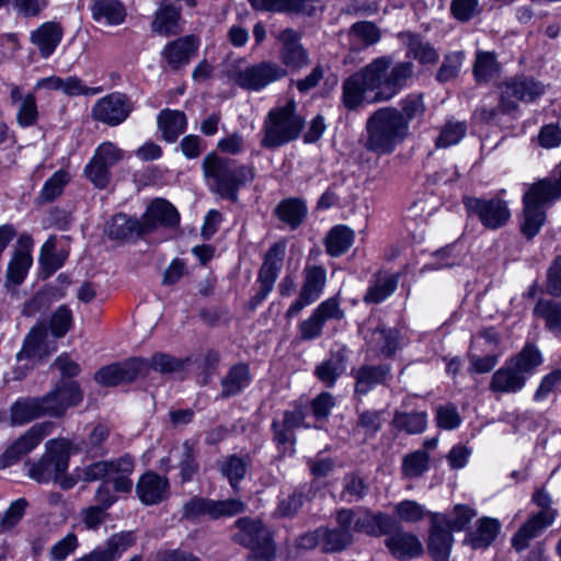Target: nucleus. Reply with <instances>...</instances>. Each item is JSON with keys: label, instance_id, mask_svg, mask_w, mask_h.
<instances>
[{"label": "nucleus", "instance_id": "obj_7", "mask_svg": "<svg viewBox=\"0 0 561 561\" xmlns=\"http://www.w3.org/2000/svg\"><path fill=\"white\" fill-rule=\"evenodd\" d=\"M286 254V242L284 240L275 242L270 247L263 257V263L257 272L259 288L250 298L248 308L254 311L271 294L275 282L283 267Z\"/></svg>", "mask_w": 561, "mask_h": 561}, {"label": "nucleus", "instance_id": "obj_11", "mask_svg": "<svg viewBox=\"0 0 561 561\" xmlns=\"http://www.w3.org/2000/svg\"><path fill=\"white\" fill-rule=\"evenodd\" d=\"M304 282L298 298L289 306L285 317L291 319L307 306L317 301L327 284V271L320 265H306L302 271Z\"/></svg>", "mask_w": 561, "mask_h": 561}, {"label": "nucleus", "instance_id": "obj_61", "mask_svg": "<svg viewBox=\"0 0 561 561\" xmlns=\"http://www.w3.org/2000/svg\"><path fill=\"white\" fill-rule=\"evenodd\" d=\"M182 482H187L198 472L194 443L185 440L182 445V455L179 463Z\"/></svg>", "mask_w": 561, "mask_h": 561}, {"label": "nucleus", "instance_id": "obj_3", "mask_svg": "<svg viewBox=\"0 0 561 561\" xmlns=\"http://www.w3.org/2000/svg\"><path fill=\"white\" fill-rule=\"evenodd\" d=\"M410 131L399 117V108L386 106L376 110L366 122L364 147L378 156L390 154L403 142Z\"/></svg>", "mask_w": 561, "mask_h": 561}, {"label": "nucleus", "instance_id": "obj_1", "mask_svg": "<svg viewBox=\"0 0 561 561\" xmlns=\"http://www.w3.org/2000/svg\"><path fill=\"white\" fill-rule=\"evenodd\" d=\"M413 76L412 61H399L392 65L391 57H377L343 81V104L347 110L355 111L365 101L388 102L408 85Z\"/></svg>", "mask_w": 561, "mask_h": 561}, {"label": "nucleus", "instance_id": "obj_33", "mask_svg": "<svg viewBox=\"0 0 561 561\" xmlns=\"http://www.w3.org/2000/svg\"><path fill=\"white\" fill-rule=\"evenodd\" d=\"M252 466V457L249 454H231L221 458L218 469L234 491H239L241 481Z\"/></svg>", "mask_w": 561, "mask_h": 561}, {"label": "nucleus", "instance_id": "obj_39", "mask_svg": "<svg viewBox=\"0 0 561 561\" xmlns=\"http://www.w3.org/2000/svg\"><path fill=\"white\" fill-rule=\"evenodd\" d=\"M158 128L167 142H175L187 127V118L184 112L164 108L158 115Z\"/></svg>", "mask_w": 561, "mask_h": 561}, {"label": "nucleus", "instance_id": "obj_31", "mask_svg": "<svg viewBox=\"0 0 561 561\" xmlns=\"http://www.w3.org/2000/svg\"><path fill=\"white\" fill-rule=\"evenodd\" d=\"M347 365V348L345 346L331 352L329 357L317 365L314 376L328 388H332Z\"/></svg>", "mask_w": 561, "mask_h": 561}, {"label": "nucleus", "instance_id": "obj_4", "mask_svg": "<svg viewBox=\"0 0 561 561\" xmlns=\"http://www.w3.org/2000/svg\"><path fill=\"white\" fill-rule=\"evenodd\" d=\"M305 118L297 113V104L291 99L284 105L271 108L262 125L261 147L275 149L299 138Z\"/></svg>", "mask_w": 561, "mask_h": 561}, {"label": "nucleus", "instance_id": "obj_14", "mask_svg": "<svg viewBox=\"0 0 561 561\" xmlns=\"http://www.w3.org/2000/svg\"><path fill=\"white\" fill-rule=\"evenodd\" d=\"M54 427L53 422L36 423L30 427L22 436L14 440L2 454L0 458V468H5L23 456L31 453L47 435L50 434Z\"/></svg>", "mask_w": 561, "mask_h": 561}, {"label": "nucleus", "instance_id": "obj_16", "mask_svg": "<svg viewBox=\"0 0 561 561\" xmlns=\"http://www.w3.org/2000/svg\"><path fill=\"white\" fill-rule=\"evenodd\" d=\"M145 236L162 229H174L180 225V213L164 198H154L140 217Z\"/></svg>", "mask_w": 561, "mask_h": 561}, {"label": "nucleus", "instance_id": "obj_32", "mask_svg": "<svg viewBox=\"0 0 561 561\" xmlns=\"http://www.w3.org/2000/svg\"><path fill=\"white\" fill-rule=\"evenodd\" d=\"M110 481L116 492L129 493L133 489L131 473L135 470V459L126 454L116 459L106 460Z\"/></svg>", "mask_w": 561, "mask_h": 561}, {"label": "nucleus", "instance_id": "obj_48", "mask_svg": "<svg viewBox=\"0 0 561 561\" xmlns=\"http://www.w3.org/2000/svg\"><path fill=\"white\" fill-rule=\"evenodd\" d=\"M275 214L279 220L289 225L291 229H296L304 221L307 215V207L298 198H287L277 205Z\"/></svg>", "mask_w": 561, "mask_h": 561}, {"label": "nucleus", "instance_id": "obj_35", "mask_svg": "<svg viewBox=\"0 0 561 561\" xmlns=\"http://www.w3.org/2000/svg\"><path fill=\"white\" fill-rule=\"evenodd\" d=\"M64 30L59 23L45 22L31 33L30 41L35 45L43 58H48L60 44Z\"/></svg>", "mask_w": 561, "mask_h": 561}, {"label": "nucleus", "instance_id": "obj_30", "mask_svg": "<svg viewBox=\"0 0 561 561\" xmlns=\"http://www.w3.org/2000/svg\"><path fill=\"white\" fill-rule=\"evenodd\" d=\"M561 197V181L556 179H543L534 183L523 196V204L542 207Z\"/></svg>", "mask_w": 561, "mask_h": 561}, {"label": "nucleus", "instance_id": "obj_57", "mask_svg": "<svg viewBox=\"0 0 561 561\" xmlns=\"http://www.w3.org/2000/svg\"><path fill=\"white\" fill-rule=\"evenodd\" d=\"M500 71L496 57L490 51H479L473 65V75L478 82L490 81Z\"/></svg>", "mask_w": 561, "mask_h": 561}, {"label": "nucleus", "instance_id": "obj_46", "mask_svg": "<svg viewBox=\"0 0 561 561\" xmlns=\"http://www.w3.org/2000/svg\"><path fill=\"white\" fill-rule=\"evenodd\" d=\"M369 491V484L358 472L346 473L342 480L340 499L346 503L360 502Z\"/></svg>", "mask_w": 561, "mask_h": 561}, {"label": "nucleus", "instance_id": "obj_36", "mask_svg": "<svg viewBox=\"0 0 561 561\" xmlns=\"http://www.w3.org/2000/svg\"><path fill=\"white\" fill-rule=\"evenodd\" d=\"M110 436V428L105 424H96L85 438L72 443L71 451L82 453L89 458H101L106 453L105 443Z\"/></svg>", "mask_w": 561, "mask_h": 561}, {"label": "nucleus", "instance_id": "obj_17", "mask_svg": "<svg viewBox=\"0 0 561 561\" xmlns=\"http://www.w3.org/2000/svg\"><path fill=\"white\" fill-rule=\"evenodd\" d=\"M302 34L294 28H285L276 36L280 44L279 60L290 70H300L310 64L308 50L301 44Z\"/></svg>", "mask_w": 561, "mask_h": 561}, {"label": "nucleus", "instance_id": "obj_37", "mask_svg": "<svg viewBox=\"0 0 561 561\" xmlns=\"http://www.w3.org/2000/svg\"><path fill=\"white\" fill-rule=\"evenodd\" d=\"M180 21L181 9L164 1L160 4V8L154 14L151 23V30L152 32L163 36L176 35L182 32Z\"/></svg>", "mask_w": 561, "mask_h": 561}, {"label": "nucleus", "instance_id": "obj_29", "mask_svg": "<svg viewBox=\"0 0 561 561\" xmlns=\"http://www.w3.org/2000/svg\"><path fill=\"white\" fill-rule=\"evenodd\" d=\"M133 543L131 534H115L107 539L103 547H98L73 561H115Z\"/></svg>", "mask_w": 561, "mask_h": 561}, {"label": "nucleus", "instance_id": "obj_13", "mask_svg": "<svg viewBox=\"0 0 561 561\" xmlns=\"http://www.w3.org/2000/svg\"><path fill=\"white\" fill-rule=\"evenodd\" d=\"M343 512L351 513L352 533H360L371 537L390 535L396 529V520L382 513L365 508H342Z\"/></svg>", "mask_w": 561, "mask_h": 561}, {"label": "nucleus", "instance_id": "obj_55", "mask_svg": "<svg viewBox=\"0 0 561 561\" xmlns=\"http://www.w3.org/2000/svg\"><path fill=\"white\" fill-rule=\"evenodd\" d=\"M397 286V276L378 277L367 289L364 301L366 304H380L396 290Z\"/></svg>", "mask_w": 561, "mask_h": 561}, {"label": "nucleus", "instance_id": "obj_64", "mask_svg": "<svg viewBox=\"0 0 561 561\" xmlns=\"http://www.w3.org/2000/svg\"><path fill=\"white\" fill-rule=\"evenodd\" d=\"M462 59V51H454L445 55L444 61L436 72V80L440 83H445L457 78L460 72Z\"/></svg>", "mask_w": 561, "mask_h": 561}, {"label": "nucleus", "instance_id": "obj_26", "mask_svg": "<svg viewBox=\"0 0 561 561\" xmlns=\"http://www.w3.org/2000/svg\"><path fill=\"white\" fill-rule=\"evenodd\" d=\"M105 233L110 239L130 241L145 236L141 219L124 213L114 215L105 225Z\"/></svg>", "mask_w": 561, "mask_h": 561}, {"label": "nucleus", "instance_id": "obj_47", "mask_svg": "<svg viewBox=\"0 0 561 561\" xmlns=\"http://www.w3.org/2000/svg\"><path fill=\"white\" fill-rule=\"evenodd\" d=\"M354 242V231L343 225L333 227L327 238L325 248L331 256H340L344 254Z\"/></svg>", "mask_w": 561, "mask_h": 561}, {"label": "nucleus", "instance_id": "obj_9", "mask_svg": "<svg viewBox=\"0 0 561 561\" xmlns=\"http://www.w3.org/2000/svg\"><path fill=\"white\" fill-rule=\"evenodd\" d=\"M500 90L501 110L503 114H511L518 110L515 100L534 102L545 93V85L531 77L516 76L505 79Z\"/></svg>", "mask_w": 561, "mask_h": 561}, {"label": "nucleus", "instance_id": "obj_40", "mask_svg": "<svg viewBox=\"0 0 561 561\" xmlns=\"http://www.w3.org/2000/svg\"><path fill=\"white\" fill-rule=\"evenodd\" d=\"M42 416H46V413L41 397L20 398L10 408L13 425H23Z\"/></svg>", "mask_w": 561, "mask_h": 561}, {"label": "nucleus", "instance_id": "obj_45", "mask_svg": "<svg viewBox=\"0 0 561 561\" xmlns=\"http://www.w3.org/2000/svg\"><path fill=\"white\" fill-rule=\"evenodd\" d=\"M391 425L399 432H405L409 435H417L423 433L427 427V413L424 411H396Z\"/></svg>", "mask_w": 561, "mask_h": 561}, {"label": "nucleus", "instance_id": "obj_38", "mask_svg": "<svg viewBox=\"0 0 561 561\" xmlns=\"http://www.w3.org/2000/svg\"><path fill=\"white\" fill-rule=\"evenodd\" d=\"M451 531L440 519L433 517L428 540V551L435 561H448L453 546Z\"/></svg>", "mask_w": 561, "mask_h": 561}, {"label": "nucleus", "instance_id": "obj_43", "mask_svg": "<svg viewBox=\"0 0 561 561\" xmlns=\"http://www.w3.org/2000/svg\"><path fill=\"white\" fill-rule=\"evenodd\" d=\"M251 381L250 368L247 364L233 365L221 379L220 397L224 399L239 394Z\"/></svg>", "mask_w": 561, "mask_h": 561}, {"label": "nucleus", "instance_id": "obj_34", "mask_svg": "<svg viewBox=\"0 0 561 561\" xmlns=\"http://www.w3.org/2000/svg\"><path fill=\"white\" fill-rule=\"evenodd\" d=\"M140 375L147 376L150 370L161 375L181 373L191 362L190 357L179 358L168 353L157 352L150 358L140 357Z\"/></svg>", "mask_w": 561, "mask_h": 561}, {"label": "nucleus", "instance_id": "obj_19", "mask_svg": "<svg viewBox=\"0 0 561 561\" xmlns=\"http://www.w3.org/2000/svg\"><path fill=\"white\" fill-rule=\"evenodd\" d=\"M336 527H320L322 537V550L324 552H337L346 549L354 542V535L351 528V513L343 512L342 508L336 511Z\"/></svg>", "mask_w": 561, "mask_h": 561}, {"label": "nucleus", "instance_id": "obj_49", "mask_svg": "<svg viewBox=\"0 0 561 561\" xmlns=\"http://www.w3.org/2000/svg\"><path fill=\"white\" fill-rule=\"evenodd\" d=\"M546 222V210L542 207L523 204L520 232L527 239L536 237Z\"/></svg>", "mask_w": 561, "mask_h": 561}, {"label": "nucleus", "instance_id": "obj_56", "mask_svg": "<svg viewBox=\"0 0 561 561\" xmlns=\"http://www.w3.org/2000/svg\"><path fill=\"white\" fill-rule=\"evenodd\" d=\"M476 515L477 512L468 505L457 504L448 517L445 515H435L434 517L440 519L450 531H460L469 525Z\"/></svg>", "mask_w": 561, "mask_h": 561}, {"label": "nucleus", "instance_id": "obj_51", "mask_svg": "<svg viewBox=\"0 0 561 561\" xmlns=\"http://www.w3.org/2000/svg\"><path fill=\"white\" fill-rule=\"evenodd\" d=\"M33 259L28 251L18 250L9 262L7 271V286H19L23 283L32 266Z\"/></svg>", "mask_w": 561, "mask_h": 561}, {"label": "nucleus", "instance_id": "obj_20", "mask_svg": "<svg viewBox=\"0 0 561 561\" xmlns=\"http://www.w3.org/2000/svg\"><path fill=\"white\" fill-rule=\"evenodd\" d=\"M140 357H131L123 363H114L100 368L94 376L98 383L114 387L134 381L140 375Z\"/></svg>", "mask_w": 561, "mask_h": 561}, {"label": "nucleus", "instance_id": "obj_22", "mask_svg": "<svg viewBox=\"0 0 561 561\" xmlns=\"http://www.w3.org/2000/svg\"><path fill=\"white\" fill-rule=\"evenodd\" d=\"M557 515V511H539L530 516L513 536L512 546L517 551L525 550L531 539L540 536L546 528L553 524Z\"/></svg>", "mask_w": 561, "mask_h": 561}, {"label": "nucleus", "instance_id": "obj_27", "mask_svg": "<svg viewBox=\"0 0 561 561\" xmlns=\"http://www.w3.org/2000/svg\"><path fill=\"white\" fill-rule=\"evenodd\" d=\"M525 383L526 377L506 360L501 368L493 373L489 390L494 393H516L524 388Z\"/></svg>", "mask_w": 561, "mask_h": 561}, {"label": "nucleus", "instance_id": "obj_52", "mask_svg": "<svg viewBox=\"0 0 561 561\" xmlns=\"http://www.w3.org/2000/svg\"><path fill=\"white\" fill-rule=\"evenodd\" d=\"M399 117L405 125V129L410 131V124L413 121H421L425 113V104L422 93H411L403 98L400 102Z\"/></svg>", "mask_w": 561, "mask_h": 561}, {"label": "nucleus", "instance_id": "obj_8", "mask_svg": "<svg viewBox=\"0 0 561 561\" xmlns=\"http://www.w3.org/2000/svg\"><path fill=\"white\" fill-rule=\"evenodd\" d=\"M462 203L468 216L477 217L485 229H500L504 227L511 218L507 202L499 197L481 198L463 196Z\"/></svg>", "mask_w": 561, "mask_h": 561}, {"label": "nucleus", "instance_id": "obj_62", "mask_svg": "<svg viewBox=\"0 0 561 561\" xmlns=\"http://www.w3.org/2000/svg\"><path fill=\"white\" fill-rule=\"evenodd\" d=\"M210 499L193 496L183 504L181 519L196 523L205 516L210 518Z\"/></svg>", "mask_w": 561, "mask_h": 561}, {"label": "nucleus", "instance_id": "obj_44", "mask_svg": "<svg viewBox=\"0 0 561 561\" xmlns=\"http://www.w3.org/2000/svg\"><path fill=\"white\" fill-rule=\"evenodd\" d=\"M534 316L545 321V328L556 335L561 334V301L541 298L534 308Z\"/></svg>", "mask_w": 561, "mask_h": 561}, {"label": "nucleus", "instance_id": "obj_59", "mask_svg": "<svg viewBox=\"0 0 561 561\" xmlns=\"http://www.w3.org/2000/svg\"><path fill=\"white\" fill-rule=\"evenodd\" d=\"M385 410L365 409L357 412L356 428L367 437H374L382 427Z\"/></svg>", "mask_w": 561, "mask_h": 561}, {"label": "nucleus", "instance_id": "obj_5", "mask_svg": "<svg viewBox=\"0 0 561 561\" xmlns=\"http://www.w3.org/2000/svg\"><path fill=\"white\" fill-rule=\"evenodd\" d=\"M71 446V440L66 438L48 440L38 460L26 461L27 476L41 484L57 482L68 470Z\"/></svg>", "mask_w": 561, "mask_h": 561}, {"label": "nucleus", "instance_id": "obj_41", "mask_svg": "<svg viewBox=\"0 0 561 561\" xmlns=\"http://www.w3.org/2000/svg\"><path fill=\"white\" fill-rule=\"evenodd\" d=\"M500 529L501 524L497 519L482 517L478 520L477 528L467 534L465 542L472 549L488 548L497 537Z\"/></svg>", "mask_w": 561, "mask_h": 561}, {"label": "nucleus", "instance_id": "obj_24", "mask_svg": "<svg viewBox=\"0 0 561 561\" xmlns=\"http://www.w3.org/2000/svg\"><path fill=\"white\" fill-rule=\"evenodd\" d=\"M199 47V39L195 35H185L168 43L162 56L168 66L176 71L190 64Z\"/></svg>", "mask_w": 561, "mask_h": 561}, {"label": "nucleus", "instance_id": "obj_54", "mask_svg": "<svg viewBox=\"0 0 561 561\" xmlns=\"http://www.w3.org/2000/svg\"><path fill=\"white\" fill-rule=\"evenodd\" d=\"M507 360L526 378L542 363L540 351L533 344H526L518 354Z\"/></svg>", "mask_w": 561, "mask_h": 561}, {"label": "nucleus", "instance_id": "obj_50", "mask_svg": "<svg viewBox=\"0 0 561 561\" xmlns=\"http://www.w3.org/2000/svg\"><path fill=\"white\" fill-rule=\"evenodd\" d=\"M67 259L65 252L56 251V238L49 237L41 249L39 264L45 277H49L59 270Z\"/></svg>", "mask_w": 561, "mask_h": 561}, {"label": "nucleus", "instance_id": "obj_10", "mask_svg": "<svg viewBox=\"0 0 561 561\" xmlns=\"http://www.w3.org/2000/svg\"><path fill=\"white\" fill-rule=\"evenodd\" d=\"M46 416L61 417L66 411L78 405L83 393L77 381L61 378L55 387L41 397Z\"/></svg>", "mask_w": 561, "mask_h": 561}, {"label": "nucleus", "instance_id": "obj_53", "mask_svg": "<svg viewBox=\"0 0 561 561\" xmlns=\"http://www.w3.org/2000/svg\"><path fill=\"white\" fill-rule=\"evenodd\" d=\"M69 173L65 170L56 171L49 179H47L39 192L36 201L38 204H48L59 197L66 185L69 183Z\"/></svg>", "mask_w": 561, "mask_h": 561}, {"label": "nucleus", "instance_id": "obj_42", "mask_svg": "<svg viewBox=\"0 0 561 561\" xmlns=\"http://www.w3.org/2000/svg\"><path fill=\"white\" fill-rule=\"evenodd\" d=\"M91 13L94 21L107 25H119L127 15L126 8L118 0H95Z\"/></svg>", "mask_w": 561, "mask_h": 561}, {"label": "nucleus", "instance_id": "obj_2", "mask_svg": "<svg viewBox=\"0 0 561 561\" xmlns=\"http://www.w3.org/2000/svg\"><path fill=\"white\" fill-rule=\"evenodd\" d=\"M204 176L210 182V190L221 198L236 203L238 192L255 178L254 168L238 165L234 160L215 152L208 153L202 163Z\"/></svg>", "mask_w": 561, "mask_h": 561}, {"label": "nucleus", "instance_id": "obj_23", "mask_svg": "<svg viewBox=\"0 0 561 561\" xmlns=\"http://www.w3.org/2000/svg\"><path fill=\"white\" fill-rule=\"evenodd\" d=\"M136 493L145 505H157L170 495L169 479L153 471L144 473L137 484Z\"/></svg>", "mask_w": 561, "mask_h": 561}, {"label": "nucleus", "instance_id": "obj_58", "mask_svg": "<svg viewBox=\"0 0 561 561\" xmlns=\"http://www.w3.org/2000/svg\"><path fill=\"white\" fill-rule=\"evenodd\" d=\"M430 468V455L425 450H415L403 457L402 473L408 478H419Z\"/></svg>", "mask_w": 561, "mask_h": 561}, {"label": "nucleus", "instance_id": "obj_6", "mask_svg": "<svg viewBox=\"0 0 561 561\" xmlns=\"http://www.w3.org/2000/svg\"><path fill=\"white\" fill-rule=\"evenodd\" d=\"M239 529L234 534V541L250 550L251 561H273L275 559V546L268 529L259 520L239 518L236 522Z\"/></svg>", "mask_w": 561, "mask_h": 561}, {"label": "nucleus", "instance_id": "obj_12", "mask_svg": "<svg viewBox=\"0 0 561 561\" xmlns=\"http://www.w3.org/2000/svg\"><path fill=\"white\" fill-rule=\"evenodd\" d=\"M287 70L273 61H261L239 70L234 75L236 83L249 91H260L268 84L285 78Z\"/></svg>", "mask_w": 561, "mask_h": 561}, {"label": "nucleus", "instance_id": "obj_63", "mask_svg": "<svg viewBox=\"0 0 561 561\" xmlns=\"http://www.w3.org/2000/svg\"><path fill=\"white\" fill-rule=\"evenodd\" d=\"M72 324V311L68 306L61 305L50 317L49 330L55 337L60 339L68 333Z\"/></svg>", "mask_w": 561, "mask_h": 561}, {"label": "nucleus", "instance_id": "obj_21", "mask_svg": "<svg viewBox=\"0 0 561 561\" xmlns=\"http://www.w3.org/2000/svg\"><path fill=\"white\" fill-rule=\"evenodd\" d=\"M385 545L390 551L391 556L400 561H407L417 558L423 552V547L419 538L408 531L396 520V529L386 535Z\"/></svg>", "mask_w": 561, "mask_h": 561}, {"label": "nucleus", "instance_id": "obj_15", "mask_svg": "<svg viewBox=\"0 0 561 561\" xmlns=\"http://www.w3.org/2000/svg\"><path fill=\"white\" fill-rule=\"evenodd\" d=\"M133 108V102L126 94L113 92L93 105L92 117L110 126H117L129 116Z\"/></svg>", "mask_w": 561, "mask_h": 561}, {"label": "nucleus", "instance_id": "obj_18", "mask_svg": "<svg viewBox=\"0 0 561 561\" xmlns=\"http://www.w3.org/2000/svg\"><path fill=\"white\" fill-rule=\"evenodd\" d=\"M355 379L354 393L356 397L367 396L378 386L387 387L392 379L390 364H364L352 371Z\"/></svg>", "mask_w": 561, "mask_h": 561}, {"label": "nucleus", "instance_id": "obj_60", "mask_svg": "<svg viewBox=\"0 0 561 561\" xmlns=\"http://www.w3.org/2000/svg\"><path fill=\"white\" fill-rule=\"evenodd\" d=\"M467 133V124L465 122L448 121L442 127L439 136L436 139L438 148H447L458 144Z\"/></svg>", "mask_w": 561, "mask_h": 561}, {"label": "nucleus", "instance_id": "obj_25", "mask_svg": "<svg viewBox=\"0 0 561 561\" xmlns=\"http://www.w3.org/2000/svg\"><path fill=\"white\" fill-rule=\"evenodd\" d=\"M398 37L407 48V57L423 66H434L439 59L437 49L421 34L410 31L399 33Z\"/></svg>", "mask_w": 561, "mask_h": 561}, {"label": "nucleus", "instance_id": "obj_28", "mask_svg": "<svg viewBox=\"0 0 561 561\" xmlns=\"http://www.w3.org/2000/svg\"><path fill=\"white\" fill-rule=\"evenodd\" d=\"M366 339L367 344L373 351L390 358L400 348L402 335L398 329L386 328L382 324H378L369 331Z\"/></svg>", "mask_w": 561, "mask_h": 561}]
</instances>
